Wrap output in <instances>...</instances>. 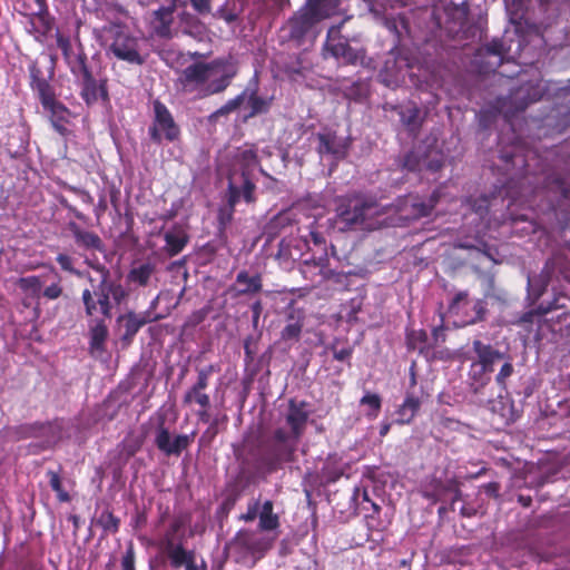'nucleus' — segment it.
<instances>
[{
  "label": "nucleus",
  "mask_w": 570,
  "mask_h": 570,
  "mask_svg": "<svg viewBox=\"0 0 570 570\" xmlns=\"http://www.w3.org/2000/svg\"><path fill=\"white\" fill-rule=\"evenodd\" d=\"M258 520V529L263 532H272L279 528V517L274 513L273 501L266 500L262 503Z\"/></svg>",
  "instance_id": "c9c22d12"
},
{
  "label": "nucleus",
  "mask_w": 570,
  "mask_h": 570,
  "mask_svg": "<svg viewBox=\"0 0 570 570\" xmlns=\"http://www.w3.org/2000/svg\"><path fill=\"white\" fill-rule=\"evenodd\" d=\"M193 9L200 16H207L212 12L213 0H189Z\"/></svg>",
  "instance_id": "052dcab7"
},
{
  "label": "nucleus",
  "mask_w": 570,
  "mask_h": 570,
  "mask_svg": "<svg viewBox=\"0 0 570 570\" xmlns=\"http://www.w3.org/2000/svg\"><path fill=\"white\" fill-rule=\"evenodd\" d=\"M432 14L436 26L453 40L474 41L482 36L481 24L470 21L469 6L465 2L460 4L448 3L442 8L436 7Z\"/></svg>",
  "instance_id": "39448f33"
},
{
  "label": "nucleus",
  "mask_w": 570,
  "mask_h": 570,
  "mask_svg": "<svg viewBox=\"0 0 570 570\" xmlns=\"http://www.w3.org/2000/svg\"><path fill=\"white\" fill-rule=\"evenodd\" d=\"M61 294L62 287L59 282L47 286L42 292V295L48 299H57L60 297Z\"/></svg>",
  "instance_id": "0e129e2a"
},
{
  "label": "nucleus",
  "mask_w": 570,
  "mask_h": 570,
  "mask_svg": "<svg viewBox=\"0 0 570 570\" xmlns=\"http://www.w3.org/2000/svg\"><path fill=\"white\" fill-rule=\"evenodd\" d=\"M317 151L334 159H342L346 156L350 142L346 138L337 136L334 131L324 130L317 134Z\"/></svg>",
  "instance_id": "aec40b11"
},
{
  "label": "nucleus",
  "mask_w": 570,
  "mask_h": 570,
  "mask_svg": "<svg viewBox=\"0 0 570 570\" xmlns=\"http://www.w3.org/2000/svg\"><path fill=\"white\" fill-rule=\"evenodd\" d=\"M559 263V258H552L546 263V266L539 276L528 277L529 296H533V299H538L543 294L547 285L551 281V274Z\"/></svg>",
  "instance_id": "2f4dec72"
},
{
  "label": "nucleus",
  "mask_w": 570,
  "mask_h": 570,
  "mask_svg": "<svg viewBox=\"0 0 570 570\" xmlns=\"http://www.w3.org/2000/svg\"><path fill=\"white\" fill-rule=\"evenodd\" d=\"M252 309V324L254 328H257L261 314L263 312V303L262 301H256L250 305Z\"/></svg>",
  "instance_id": "69168bd1"
},
{
  "label": "nucleus",
  "mask_w": 570,
  "mask_h": 570,
  "mask_svg": "<svg viewBox=\"0 0 570 570\" xmlns=\"http://www.w3.org/2000/svg\"><path fill=\"white\" fill-rule=\"evenodd\" d=\"M42 108L49 115V119L53 129L61 136H66L69 130L67 127L69 110L60 101L56 99V94L49 95L48 100L45 98L39 99Z\"/></svg>",
  "instance_id": "412c9836"
},
{
  "label": "nucleus",
  "mask_w": 570,
  "mask_h": 570,
  "mask_svg": "<svg viewBox=\"0 0 570 570\" xmlns=\"http://www.w3.org/2000/svg\"><path fill=\"white\" fill-rule=\"evenodd\" d=\"M17 434L20 439H39L41 449H48L61 439V424L58 421L24 424L18 428Z\"/></svg>",
  "instance_id": "2eb2a0df"
},
{
  "label": "nucleus",
  "mask_w": 570,
  "mask_h": 570,
  "mask_svg": "<svg viewBox=\"0 0 570 570\" xmlns=\"http://www.w3.org/2000/svg\"><path fill=\"white\" fill-rule=\"evenodd\" d=\"M500 370L498 374L495 375V382L502 389H507V381L513 375L514 373V366L512 363V357L504 353V358H502Z\"/></svg>",
  "instance_id": "58836bf2"
},
{
  "label": "nucleus",
  "mask_w": 570,
  "mask_h": 570,
  "mask_svg": "<svg viewBox=\"0 0 570 570\" xmlns=\"http://www.w3.org/2000/svg\"><path fill=\"white\" fill-rule=\"evenodd\" d=\"M165 250L168 255L179 254L189 240L186 229L181 225H174L164 232Z\"/></svg>",
  "instance_id": "473e14b6"
},
{
  "label": "nucleus",
  "mask_w": 570,
  "mask_h": 570,
  "mask_svg": "<svg viewBox=\"0 0 570 570\" xmlns=\"http://www.w3.org/2000/svg\"><path fill=\"white\" fill-rule=\"evenodd\" d=\"M89 267L100 274L97 282L91 275H88L90 287L81 292V305L85 316H111L116 307L126 302L128 297L127 289L121 283L111 278L109 268L98 261H88Z\"/></svg>",
  "instance_id": "7ed1b4c3"
},
{
  "label": "nucleus",
  "mask_w": 570,
  "mask_h": 570,
  "mask_svg": "<svg viewBox=\"0 0 570 570\" xmlns=\"http://www.w3.org/2000/svg\"><path fill=\"white\" fill-rule=\"evenodd\" d=\"M57 263L60 265V267L69 273L77 274V272L73 268V259L67 254H58L56 257Z\"/></svg>",
  "instance_id": "e2e57ef3"
},
{
  "label": "nucleus",
  "mask_w": 570,
  "mask_h": 570,
  "mask_svg": "<svg viewBox=\"0 0 570 570\" xmlns=\"http://www.w3.org/2000/svg\"><path fill=\"white\" fill-rule=\"evenodd\" d=\"M361 404L370 406L371 411L367 413V416H370L371 419H374L377 416V414L381 410V397L379 394L366 393L361 399Z\"/></svg>",
  "instance_id": "3c124183"
},
{
  "label": "nucleus",
  "mask_w": 570,
  "mask_h": 570,
  "mask_svg": "<svg viewBox=\"0 0 570 570\" xmlns=\"http://www.w3.org/2000/svg\"><path fill=\"white\" fill-rule=\"evenodd\" d=\"M504 6L518 36L517 50H520L524 42L548 45L550 29L561 13L570 9V0H504Z\"/></svg>",
  "instance_id": "f257e3e1"
},
{
  "label": "nucleus",
  "mask_w": 570,
  "mask_h": 570,
  "mask_svg": "<svg viewBox=\"0 0 570 570\" xmlns=\"http://www.w3.org/2000/svg\"><path fill=\"white\" fill-rule=\"evenodd\" d=\"M68 189L79 196L85 204L91 205L94 203L92 196L87 190L73 186H69Z\"/></svg>",
  "instance_id": "338daca9"
},
{
  "label": "nucleus",
  "mask_w": 570,
  "mask_h": 570,
  "mask_svg": "<svg viewBox=\"0 0 570 570\" xmlns=\"http://www.w3.org/2000/svg\"><path fill=\"white\" fill-rule=\"evenodd\" d=\"M183 0H171V4L160 7L153 12L151 28L159 38H171V24L174 21V11L177 6H185Z\"/></svg>",
  "instance_id": "4be33fe9"
},
{
  "label": "nucleus",
  "mask_w": 570,
  "mask_h": 570,
  "mask_svg": "<svg viewBox=\"0 0 570 570\" xmlns=\"http://www.w3.org/2000/svg\"><path fill=\"white\" fill-rule=\"evenodd\" d=\"M236 159L242 167V171H246L247 175L259 164L257 153L252 147L239 149Z\"/></svg>",
  "instance_id": "4c0bfd02"
},
{
  "label": "nucleus",
  "mask_w": 570,
  "mask_h": 570,
  "mask_svg": "<svg viewBox=\"0 0 570 570\" xmlns=\"http://www.w3.org/2000/svg\"><path fill=\"white\" fill-rule=\"evenodd\" d=\"M491 374L489 371H485L483 367L479 366L474 362L471 363L469 370V381L470 387L473 393L479 394L482 390L490 384Z\"/></svg>",
  "instance_id": "e433bc0d"
},
{
  "label": "nucleus",
  "mask_w": 570,
  "mask_h": 570,
  "mask_svg": "<svg viewBox=\"0 0 570 570\" xmlns=\"http://www.w3.org/2000/svg\"><path fill=\"white\" fill-rule=\"evenodd\" d=\"M218 368L210 364L198 370L197 381L188 391H205L208 386L209 376Z\"/></svg>",
  "instance_id": "c03bdc74"
},
{
  "label": "nucleus",
  "mask_w": 570,
  "mask_h": 570,
  "mask_svg": "<svg viewBox=\"0 0 570 570\" xmlns=\"http://www.w3.org/2000/svg\"><path fill=\"white\" fill-rule=\"evenodd\" d=\"M127 279L129 283L142 287L156 284L158 282L157 266L151 262L138 264L129 271Z\"/></svg>",
  "instance_id": "7c9ffc66"
},
{
  "label": "nucleus",
  "mask_w": 570,
  "mask_h": 570,
  "mask_svg": "<svg viewBox=\"0 0 570 570\" xmlns=\"http://www.w3.org/2000/svg\"><path fill=\"white\" fill-rule=\"evenodd\" d=\"M302 273L305 277H307V274L318 276V282L333 279L338 276V274L330 267L327 253H324L317 258L313 257L312 259H306L302 265Z\"/></svg>",
  "instance_id": "c85d7f7f"
},
{
  "label": "nucleus",
  "mask_w": 570,
  "mask_h": 570,
  "mask_svg": "<svg viewBox=\"0 0 570 570\" xmlns=\"http://www.w3.org/2000/svg\"><path fill=\"white\" fill-rule=\"evenodd\" d=\"M382 21L385 28L399 39L407 32V22L403 17H382Z\"/></svg>",
  "instance_id": "79ce46f5"
},
{
  "label": "nucleus",
  "mask_w": 570,
  "mask_h": 570,
  "mask_svg": "<svg viewBox=\"0 0 570 570\" xmlns=\"http://www.w3.org/2000/svg\"><path fill=\"white\" fill-rule=\"evenodd\" d=\"M302 323L299 321H292L285 325L281 332L283 341H298L302 333Z\"/></svg>",
  "instance_id": "09e8293b"
},
{
  "label": "nucleus",
  "mask_w": 570,
  "mask_h": 570,
  "mask_svg": "<svg viewBox=\"0 0 570 570\" xmlns=\"http://www.w3.org/2000/svg\"><path fill=\"white\" fill-rule=\"evenodd\" d=\"M236 73L237 67L232 59L194 62L181 70L177 85L184 94L206 98L225 91Z\"/></svg>",
  "instance_id": "f03ea898"
},
{
  "label": "nucleus",
  "mask_w": 570,
  "mask_h": 570,
  "mask_svg": "<svg viewBox=\"0 0 570 570\" xmlns=\"http://www.w3.org/2000/svg\"><path fill=\"white\" fill-rule=\"evenodd\" d=\"M68 229L72 234L75 243L78 247L86 250H105L104 242L96 233L82 229L75 222L68 223Z\"/></svg>",
  "instance_id": "cd10ccee"
},
{
  "label": "nucleus",
  "mask_w": 570,
  "mask_h": 570,
  "mask_svg": "<svg viewBox=\"0 0 570 570\" xmlns=\"http://www.w3.org/2000/svg\"><path fill=\"white\" fill-rule=\"evenodd\" d=\"M96 523L101 527L105 531L116 533L119 529V519L115 517L110 511H102L96 520Z\"/></svg>",
  "instance_id": "37998d69"
},
{
  "label": "nucleus",
  "mask_w": 570,
  "mask_h": 570,
  "mask_svg": "<svg viewBox=\"0 0 570 570\" xmlns=\"http://www.w3.org/2000/svg\"><path fill=\"white\" fill-rule=\"evenodd\" d=\"M184 404L197 403L202 409L210 406V399L204 391H186L183 397Z\"/></svg>",
  "instance_id": "a18cd8bd"
},
{
  "label": "nucleus",
  "mask_w": 570,
  "mask_h": 570,
  "mask_svg": "<svg viewBox=\"0 0 570 570\" xmlns=\"http://www.w3.org/2000/svg\"><path fill=\"white\" fill-rule=\"evenodd\" d=\"M275 537L259 534L255 531L242 529L229 542V549L240 559L250 557L256 562L272 548Z\"/></svg>",
  "instance_id": "9b49d317"
},
{
  "label": "nucleus",
  "mask_w": 570,
  "mask_h": 570,
  "mask_svg": "<svg viewBox=\"0 0 570 570\" xmlns=\"http://www.w3.org/2000/svg\"><path fill=\"white\" fill-rule=\"evenodd\" d=\"M58 46L62 50L71 73L80 86V96L83 101L88 106H91L96 104L99 98L107 100L108 91L106 88V81L101 79L98 80L94 77L91 69L87 63L86 53L82 50L75 55L71 53L69 41L62 38L58 39Z\"/></svg>",
  "instance_id": "20e7f679"
},
{
  "label": "nucleus",
  "mask_w": 570,
  "mask_h": 570,
  "mask_svg": "<svg viewBox=\"0 0 570 570\" xmlns=\"http://www.w3.org/2000/svg\"><path fill=\"white\" fill-rule=\"evenodd\" d=\"M86 317L89 320L90 348L92 351H102L108 337V327L105 321L110 320L112 315L104 316L102 314H99L97 316Z\"/></svg>",
  "instance_id": "c756f323"
},
{
  "label": "nucleus",
  "mask_w": 570,
  "mask_h": 570,
  "mask_svg": "<svg viewBox=\"0 0 570 570\" xmlns=\"http://www.w3.org/2000/svg\"><path fill=\"white\" fill-rule=\"evenodd\" d=\"M340 27H332L327 32V40L325 49L338 61L344 65L364 66L365 65V50L363 48H353L346 39L338 37Z\"/></svg>",
  "instance_id": "ddd939ff"
},
{
  "label": "nucleus",
  "mask_w": 570,
  "mask_h": 570,
  "mask_svg": "<svg viewBox=\"0 0 570 570\" xmlns=\"http://www.w3.org/2000/svg\"><path fill=\"white\" fill-rule=\"evenodd\" d=\"M53 67H55V62L52 59H50L49 67H48L49 76L46 77L39 61H33L29 66V73H30V79H31L30 86H31V89L37 92V96L39 99L45 98L46 100H48L49 95L55 92L52 86L49 82V79L53 75Z\"/></svg>",
  "instance_id": "b1692460"
},
{
  "label": "nucleus",
  "mask_w": 570,
  "mask_h": 570,
  "mask_svg": "<svg viewBox=\"0 0 570 570\" xmlns=\"http://www.w3.org/2000/svg\"><path fill=\"white\" fill-rule=\"evenodd\" d=\"M441 197L440 190H434L429 199H422L419 196L409 195L399 206L401 214L407 219H419L429 216Z\"/></svg>",
  "instance_id": "dca6fc26"
},
{
  "label": "nucleus",
  "mask_w": 570,
  "mask_h": 570,
  "mask_svg": "<svg viewBox=\"0 0 570 570\" xmlns=\"http://www.w3.org/2000/svg\"><path fill=\"white\" fill-rule=\"evenodd\" d=\"M443 166L442 158L438 155L431 157V156H424L423 159V170H429L431 173L439 171Z\"/></svg>",
  "instance_id": "bf43d9fd"
},
{
  "label": "nucleus",
  "mask_w": 570,
  "mask_h": 570,
  "mask_svg": "<svg viewBox=\"0 0 570 570\" xmlns=\"http://www.w3.org/2000/svg\"><path fill=\"white\" fill-rule=\"evenodd\" d=\"M299 440L282 428L276 429L259 445L258 456L262 464L275 470L283 463L294 461Z\"/></svg>",
  "instance_id": "423d86ee"
},
{
  "label": "nucleus",
  "mask_w": 570,
  "mask_h": 570,
  "mask_svg": "<svg viewBox=\"0 0 570 570\" xmlns=\"http://www.w3.org/2000/svg\"><path fill=\"white\" fill-rule=\"evenodd\" d=\"M245 100L247 101V106L250 109L247 117H255L261 114H266L271 109L273 97L258 95L257 75H255L254 78L248 82L243 92L237 95L235 98L229 99L225 105L214 111L209 116V120H216L220 116L229 115L230 112L237 110Z\"/></svg>",
  "instance_id": "1a4fd4ad"
},
{
  "label": "nucleus",
  "mask_w": 570,
  "mask_h": 570,
  "mask_svg": "<svg viewBox=\"0 0 570 570\" xmlns=\"http://www.w3.org/2000/svg\"><path fill=\"white\" fill-rule=\"evenodd\" d=\"M180 524L178 522H174L170 524L169 531L166 533L163 541V549L167 557L170 559V564L174 568H180L181 566L187 567L188 562L194 561V557L191 552H188L184 549L181 543H176L174 541V534L179 530Z\"/></svg>",
  "instance_id": "6ab92c4d"
},
{
  "label": "nucleus",
  "mask_w": 570,
  "mask_h": 570,
  "mask_svg": "<svg viewBox=\"0 0 570 570\" xmlns=\"http://www.w3.org/2000/svg\"><path fill=\"white\" fill-rule=\"evenodd\" d=\"M141 445V439H126L121 443V454H124L126 460H128L140 450Z\"/></svg>",
  "instance_id": "6e6d98bb"
},
{
  "label": "nucleus",
  "mask_w": 570,
  "mask_h": 570,
  "mask_svg": "<svg viewBox=\"0 0 570 570\" xmlns=\"http://www.w3.org/2000/svg\"><path fill=\"white\" fill-rule=\"evenodd\" d=\"M469 204L472 210L481 218H483L487 215L489 209V198L487 196L482 195L478 198H471L469 199Z\"/></svg>",
  "instance_id": "4d7b16f0"
},
{
  "label": "nucleus",
  "mask_w": 570,
  "mask_h": 570,
  "mask_svg": "<svg viewBox=\"0 0 570 570\" xmlns=\"http://www.w3.org/2000/svg\"><path fill=\"white\" fill-rule=\"evenodd\" d=\"M549 180L554 186V188L560 193L561 197L564 200H570V184L567 181L564 177L561 175H551L549 176Z\"/></svg>",
  "instance_id": "603ef678"
},
{
  "label": "nucleus",
  "mask_w": 570,
  "mask_h": 570,
  "mask_svg": "<svg viewBox=\"0 0 570 570\" xmlns=\"http://www.w3.org/2000/svg\"><path fill=\"white\" fill-rule=\"evenodd\" d=\"M340 0H306V4L289 21V37L302 40L321 20L335 13Z\"/></svg>",
  "instance_id": "0eeeda50"
},
{
  "label": "nucleus",
  "mask_w": 570,
  "mask_h": 570,
  "mask_svg": "<svg viewBox=\"0 0 570 570\" xmlns=\"http://www.w3.org/2000/svg\"><path fill=\"white\" fill-rule=\"evenodd\" d=\"M191 438L187 434H179L171 439L169 430L161 422L156 429L155 444L166 455H179L188 448Z\"/></svg>",
  "instance_id": "a211bd4d"
},
{
  "label": "nucleus",
  "mask_w": 570,
  "mask_h": 570,
  "mask_svg": "<svg viewBox=\"0 0 570 570\" xmlns=\"http://www.w3.org/2000/svg\"><path fill=\"white\" fill-rule=\"evenodd\" d=\"M262 508V503L258 499H252L247 503V510L245 513L239 515V520L244 522H252L256 518H258L259 511Z\"/></svg>",
  "instance_id": "5fc2aeb1"
},
{
  "label": "nucleus",
  "mask_w": 570,
  "mask_h": 570,
  "mask_svg": "<svg viewBox=\"0 0 570 570\" xmlns=\"http://www.w3.org/2000/svg\"><path fill=\"white\" fill-rule=\"evenodd\" d=\"M155 120L149 128L150 138L155 142H160L163 137L169 141L175 140L179 136V128L175 124L168 108L156 100L154 102Z\"/></svg>",
  "instance_id": "4468645a"
},
{
  "label": "nucleus",
  "mask_w": 570,
  "mask_h": 570,
  "mask_svg": "<svg viewBox=\"0 0 570 570\" xmlns=\"http://www.w3.org/2000/svg\"><path fill=\"white\" fill-rule=\"evenodd\" d=\"M60 204H61L66 209H68L70 213H72V215H73L77 219H80V220H83V222H86V220H87V217H86L81 212H79L75 206H72L71 204H69V203L67 202V199L61 198V199H60Z\"/></svg>",
  "instance_id": "774afa93"
},
{
  "label": "nucleus",
  "mask_w": 570,
  "mask_h": 570,
  "mask_svg": "<svg viewBox=\"0 0 570 570\" xmlns=\"http://www.w3.org/2000/svg\"><path fill=\"white\" fill-rule=\"evenodd\" d=\"M179 29L184 35L195 39H203L206 33L205 24L194 14L183 11L179 14Z\"/></svg>",
  "instance_id": "f704fd0d"
},
{
  "label": "nucleus",
  "mask_w": 570,
  "mask_h": 570,
  "mask_svg": "<svg viewBox=\"0 0 570 570\" xmlns=\"http://www.w3.org/2000/svg\"><path fill=\"white\" fill-rule=\"evenodd\" d=\"M308 416L309 412L306 409L305 402L291 400L285 416L286 423L291 429L287 432L301 439L306 429Z\"/></svg>",
  "instance_id": "bb28decb"
},
{
  "label": "nucleus",
  "mask_w": 570,
  "mask_h": 570,
  "mask_svg": "<svg viewBox=\"0 0 570 570\" xmlns=\"http://www.w3.org/2000/svg\"><path fill=\"white\" fill-rule=\"evenodd\" d=\"M107 52L131 66H142L148 58L145 41L119 28L115 31Z\"/></svg>",
  "instance_id": "9d476101"
},
{
  "label": "nucleus",
  "mask_w": 570,
  "mask_h": 570,
  "mask_svg": "<svg viewBox=\"0 0 570 570\" xmlns=\"http://www.w3.org/2000/svg\"><path fill=\"white\" fill-rule=\"evenodd\" d=\"M48 476L50 487L57 492L59 500L62 502L69 501V494L63 491L59 474L55 471H48Z\"/></svg>",
  "instance_id": "864d4df0"
},
{
  "label": "nucleus",
  "mask_w": 570,
  "mask_h": 570,
  "mask_svg": "<svg viewBox=\"0 0 570 570\" xmlns=\"http://www.w3.org/2000/svg\"><path fill=\"white\" fill-rule=\"evenodd\" d=\"M429 397L430 393L423 385L420 386V391L406 390L403 403L395 411L394 422L400 425L410 424L420 411L422 403Z\"/></svg>",
  "instance_id": "f3484780"
},
{
  "label": "nucleus",
  "mask_w": 570,
  "mask_h": 570,
  "mask_svg": "<svg viewBox=\"0 0 570 570\" xmlns=\"http://www.w3.org/2000/svg\"><path fill=\"white\" fill-rule=\"evenodd\" d=\"M485 50L488 53L498 58V65L502 61L503 55L511 50V45L509 47L505 46V40L503 39H494L490 43L485 46Z\"/></svg>",
  "instance_id": "8fccbe9b"
},
{
  "label": "nucleus",
  "mask_w": 570,
  "mask_h": 570,
  "mask_svg": "<svg viewBox=\"0 0 570 570\" xmlns=\"http://www.w3.org/2000/svg\"><path fill=\"white\" fill-rule=\"evenodd\" d=\"M327 350H331L333 352V357L340 362H350L353 354V348L351 346L337 348L334 344H332L327 347Z\"/></svg>",
  "instance_id": "13d9d810"
},
{
  "label": "nucleus",
  "mask_w": 570,
  "mask_h": 570,
  "mask_svg": "<svg viewBox=\"0 0 570 570\" xmlns=\"http://www.w3.org/2000/svg\"><path fill=\"white\" fill-rule=\"evenodd\" d=\"M424 156L420 151L412 150L404 156L403 168L410 171H422L423 170Z\"/></svg>",
  "instance_id": "49530a36"
},
{
  "label": "nucleus",
  "mask_w": 570,
  "mask_h": 570,
  "mask_svg": "<svg viewBox=\"0 0 570 570\" xmlns=\"http://www.w3.org/2000/svg\"><path fill=\"white\" fill-rule=\"evenodd\" d=\"M263 288V279L261 274H250L246 269H242L237 273L235 283L229 287V292L235 297L245 295H255Z\"/></svg>",
  "instance_id": "a878e982"
},
{
  "label": "nucleus",
  "mask_w": 570,
  "mask_h": 570,
  "mask_svg": "<svg viewBox=\"0 0 570 570\" xmlns=\"http://www.w3.org/2000/svg\"><path fill=\"white\" fill-rule=\"evenodd\" d=\"M120 332V340L126 345H129L139 330L148 323L145 313L138 314L132 311L121 314L116 320Z\"/></svg>",
  "instance_id": "393cba45"
},
{
  "label": "nucleus",
  "mask_w": 570,
  "mask_h": 570,
  "mask_svg": "<svg viewBox=\"0 0 570 570\" xmlns=\"http://www.w3.org/2000/svg\"><path fill=\"white\" fill-rule=\"evenodd\" d=\"M242 185L237 186L233 181L228 184V204L234 207L240 198H244L247 203L254 200L255 185L247 175L246 171H242Z\"/></svg>",
  "instance_id": "72a5a7b5"
},
{
  "label": "nucleus",
  "mask_w": 570,
  "mask_h": 570,
  "mask_svg": "<svg viewBox=\"0 0 570 570\" xmlns=\"http://www.w3.org/2000/svg\"><path fill=\"white\" fill-rule=\"evenodd\" d=\"M382 207L373 200L364 198L343 199L336 209V224L340 229L353 228H373L371 219L381 213Z\"/></svg>",
  "instance_id": "6e6552de"
},
{
  "label": "nucleus",
  "mask_w": 570,
  "mask_h": 570,
  "mask_svg": "<svg viewBox=\"0 0 570 570\" xmlns=\"http://www.w3.org/2000/svg\"><path fill=\"white\" fill-rule=\"evenodd\" d=\"M19 287L28 293L31 297H39L41 293L42 283L39 276L21 277L18 281Z\"/></svg>",
  "instance_id": "a19ab883"
},
{
  "label": "nucleus",
  "mask_w": 570,
  "mask_h": 570,
  "mask_svg": "<svg viewBox=\"0 0 570 570\" xmlns=\"http://www.w3.org/2000/svg\"><path fill=\"white\" fill-rule=\"evenodd\" d=\"M407 346L411 350H417L420 353H423L428 347H430L428 341V334L423 330L411 331L406 335Z\"/></svg>",
  "instance_id": "ea45409f"
},
{
  "label": "nucleus",
  "mask_w": 570,
  "mask_h": 570,
  "mask_svg": "<svg viewBox=\"0 0 570 570\" xmlns=\"http://www.w3.org/2000/svg\"><path fill=\"white\" fill-rule=\"evenodd\" d=\"M401 121L411 131H414L419 128V110L415 107H409L400 112Z\"/></svg>",
  "instance_id": "de8ad7c7"
},
{
  "label": "nucleus",
  "mask_w": 570,
  "mask_h": 570,
  "mask_svg": "<svg viewBox=\"0 0 570 570\" xmlns=\"http://www.w3.org/2000/svg\"><path fill=\"white\" fill-rule=\"evenodd\" d=\"M122 570H135V551L130 543L121 559Z\"/></svg>",
  "instance_id": "680f3d73"
},
{
  "label": "nucleus",
  "mask_w": 570,
  "mask_h": 570,
  "mask_svg": "<svg viewBox=\"0 0 570 570\" xmlns=\"http://www.w3.org/2000/svg\"><path fill=\"white\" fill-rule=\"evenodd\" d=\"M450 312L461 317V326H466L484 320L487 303L480 298L470 299L466 292H460L453 297Z\"/></svg>",
  "instance_id": "f8f14e48"
},
{
  "label": "nucleus",
  "mask_w": 570,
  "mask_h": 570,
  "mask_svg": "<svg viewBox=\"0 0 570 570\" xmlns=\"http://www.w3.org/2000/svg\"><path fill=\"white\" fill-rule=\"evenodd\" d=\"M472 351L475 355L472 362L490 373H493L495 365L504 358V352H501L493 345L483 343L480 340L473 341Z\"/></svg>",
  "instance_id": "5701e85b"
}]
</instances>
